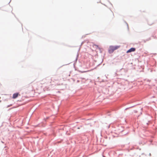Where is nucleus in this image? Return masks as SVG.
I'll use <instances>...</instances> for the list:
<instances>
[{"instance_id": "nucleus-1", "label": "nucleus", "mask_w": 157, "mask_h": 157, "mask_svg": "<svg viewBox=\"0 0 157 157\" xmlns=\"http://www.w3.org/2000/svg\"><path fill=\"white\" fill-rule=\"evenodd\" d=\"M120 47V46H111L109 47V53H112L114 50H116Z\"/></svg>"}, {"instance_id": "nucleus-2", "label": "nucleus", "mask_w": 157, "mask_h": 157, "mask_svg": "<svg viewBox=\"0 0 157 157\" xmlns=\"http://www.w3.org/2000/svg\"><path fill=\"white\" fill-rule=\"evenodd\" d=\"M136 50V49L135 48H130L126 52L127 53L131 52H134Z\"/></svg>"}, {"instance_id": "nucleus-3", "label": "nucleus", "mask_w": 157, "mask_h": 157, "mask_svg": "<svg viewBox=\"0 0 157 157\" xmlns=\"http://www.w3.org/2000/svg\"><path fill=\"white\" fill-rule=\"evenodd\" d=\"M18 95H20V94H19L18 93H16L14 94L13 95V99H15L18 96Z\"/></svg>"}, {"instance_id": "nucleus-4", "label": "nucleus", "mask_w": 157, "mask_h": 157, "mask_svg": "<svg viewBox=\"0 0 157 157\" xmlns=\"http://www.w3.org/2000/svg\"><path fill=\"white\" fill-rule=\"evenodd\" d=\"M93 46L96 49H100V48H99L98 46V45L94 44Z\"/></svg>"}, {"instance_id": "nucleus-5", "label": "nucleus", "mask_w": 157, "mask_h": 157, "mask_svg": "<svg viewBox=\"0 0 157 157\" xmlns=\"http://www.w3.org/2000/svg\"><path fill=\"white\" fill-rule=\"evenodd\" d=\"M110 12L111 14L112 15H113V13L112 12L110 11Z\"/></svg>"}]
</instances>
